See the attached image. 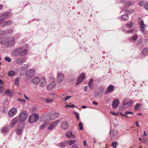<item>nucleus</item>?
<instances>
[{"label":"nucleus","instance_id":"15","mask_svg":"<svg viewBox=\"0 0 148 148\" xmlns=\"http://www.w3.org/2000/svg\"><path fill=\"white\" fill-rule=\"evenodd\" d=\"M119 103V101L118 99L114 100L112 103V108L114 109H116Z\"/></svg>","mask_w":148,"mask_h":148},{"label":"nucleus","instance_id":"28","mask_svg":"<svg viewBox=\"0 0 148 148\" xmlns=\"http://www.w3.org/2000/svg\"><path fill=\"white\" fill-rule=\"evenodd\" d=\"M121 18L123 21H126L128 19V16L127 14L123 15L121 16Z\"/></svg>","mask_w":148,"mask_h":148},{"label":"nucleus","instance_id":"21","mask_svg":"<svg viewBox=\"0 0 148 148\" xmlns=\"http://www.w3.org/2000/svg\"><path fill=\"white\" fill-rule=\"evenodd\" d=\"M29 66L27 64H24L21 65L20 66V69L21 70L25 71L28 69Z\"/></svg>","mask_w":148,"mask_h":148},{"label":"nucleus","instance_id":"7","mask_svg":"<svg viewBox=\"0 0 148 148\" xmlns=\"http://www.w3.org/2000/svg\"><path fill=\"white\" fill-rule=\"evenodd\" d=\"M35 73V71L34 70L30 69L27 70L26 72L25 75L27 77L30 78L34 76Z\"/></svg>","mask_w":148,"mask_h":148},{"label":"nucleus","instance_id":"33","mask_svg":"<svg viewBox=\"0 0 148 148\" xmlns=\"http://www.w3.org/2000/svg\"><path fill=\"white\" fill-rule=\"evenodd\" d=\"M133 3L132 2L130 1H127L126 2L125 5L126 6H130L131 5H133Z\"/></svg>","mask_w":148,"mask_h":148},{"label":"nucleus","instance_id":"22","mask_svg":"<svg viewBox=\"0 0 148 148\" xmlns=\"http://www.w3.org/2000/svg\"><path fill=\"white\" fill-rule=\"evenodd\" d=\"M66 143V141L61 142L57 144V146L61 148H64Z\"/></svg>","mask_w":148,"mask_h":148},{"label":"nucleus","instance_id":"59","mask_svg":"<svg viewBox=\"0 0 148 148\" xmlns=\"http://www.w3.org/2000/svg\"><path fill=\"white\" fill-rule=\"evenodd\" d=\"M25 59H21L20 58V61H21V63L24 62H25Z\"/></svg>","mask_w":148,"mask_h":148},{"label":"nucleus","instance_id":"56","mask_svg":"<svg viewBox=\"0 0 148 148\" xmlns=\"http://www.w3.org/2000/svg\"><path fill=\"white\" fill-rule=\"evenodd\" d=\"M45 100L46 101V102L47 103H49L53 101L52 99H45Z\"/></svg>","mask_w":148,"mask_h":148},{"label":"nucleus","instance_id":"29","mask_svg":"<svg viewBox=\"0 0 148 148\" xmlns=\"http://www.w3.org/2000/svg\"><path fill=\"white\" fill-rule=\"evenodd\" d=\"M66 142L68 145H71L74 144L75 142V140H69L66 141Z\"/></svg>","mask_w":148,"mask_h":148},{"label":"nucleus","instance_id":"17","mask_svg":"<svg viewBox=\"0 0 148 148\" xmlns=\"http://www.w3.org/2000/svg\"><path fill=\"white\" fill-rule=\"evenodd\" d=\"M23 127L19 126L17 127L16 132L17 134L20 135L23 132Z\"/></svg>","mask_w":148,"mask_h":148},{"label":"nucleus","instance_id":"37","mask_svg":"<svg viewBox=\"0 0 148 148\" xmlns=\"http://www.w3.org/2000/svg\"><path fill=\"white\" fill-rule=\"evenodd\" d=\"M141 106L140 104L137 103L135 106V110L137 111L138 110L139 107Z\"/></svg>","mask_w":148,"mask_h":148},{"label":"nucleus","instance_id":"50","mask_svg":"<svg viewBox=\"0 0 148 148\" xmlns=\"http://www.w3.org/2000/svg\"><path fill=\"white\" fill-rule=\"evenodd\" d=\"M5 93L6 94H8L10 95V96H11V93L10 92L9 90H6L5 92Z\"/></svg>","mask_w":148,"mask_h":148},{"label":"nucleus","instance_id":"64","mask_svg":"<svg viewBox=\"0 0 148 148\" xmlns=\"http://www.w3.org/2000/svg\"><path fill=\"white\" fill-rule=\"evenodd\" d=\"M143 132H144V133H143V136H147V134L146 133L145 131H144Z\"/></svg>","mask_w":148,"mask_h":148},{"label":"nucleus","instance_id":"1","mask_svg":"<svg viewBox=\"0 0 148 148\" xmlns=\"http://www.w3.org/2000/svg\"><path fill=\"white\" fill-rule=\"evenodd\" d=\"M15 38L14 36H12L8 39H5L4 41H0L1 44L2 45H5L7 47H10L13 46L14 44Z\"/></svg>","mask_w":148,"mask_h":148},{"label":"nucleus","instance_id":"24","mask_svg":"<svg viewBox=\"0 0 148 148\" xmlns=\"http://www.w3.org/2000/svg\"><path fill=\"white\" fill-rule=\"evenodd\" d=\"M18 122H19L18 118L16 117L12 120L11 122V125L12 127H13L14 125Z\"/></svg>","mask_w":148,"mask_h":148},{"label":"nucleus","instance_id":"43","mask_svg":"<svg viewBox=\"0 0 148 148\" xmlns=\"http://www.w3.org/2000/svg\"><path fill=\"white\" fill-rule=\"evenodd\" d=\"M15 63L16 64H19L21 63L20 61V58H19L16 59L15 61Z\"/></svg>","mask_w":148,"mask_h":148},{"label":"nucleus","instance_id":"25","mask_svg":"<svg viewBox=\"0 0 148 148\" xmlns=\"http://www.w3.org/2000/svg\"><path fill=\"white\" fill-rule=\"evenodd\" d=\"M139 140H140L142 142L146 144L147 145H148V138H143L142 139L140 138H139Z\"/></svg>","mask_w":148,"mask_h":148},{"label":"nucleus","instance_id":"27","mask_svg":"<svg viewBox=\"0 0 148 148\" xmlns=\"http://www.w3.org/2000/svg\"><path fill=\"white\" fill-rule=\"evenodd\" d=\"M134 24V23L132 22H130L128 23H127L126 24V26L127 28H131L133 27V25Z\"/></svg>","mask_w":148,"mask_h":148},{"label":"nucleus","instance_id":"49","mask_svg":"<svg viewBox=\"0 0 148 148\" xmlns=\"http://www.w3.org/2000/svg\"><path fill=\"white\" fill-rule=\"evenodd\" d=\"M53 115L54 116L55 119H56L58 117L59 114L57 112H55L53 113Z\"/></svg>","mask_w":148,"mask_h":148},{"label":"nucleus","instance_id":"11","mask_svg":"<svg viewBox=\"0 0 148 148\" xmlns=\"http://www.w3.org/2000/svg\"><path fill=\"white\" fill-rule=\"evenodd\" d=\"M61 128L64 130H66L68 129V122L67 121H62L61 123Z\"/></svg>","mask_w":148,"mask_h":148},{"label":"nucleus","instance_id":"51","mask_svg":"<svg viewBox=\"0 0 148 148\" xmlns=\"http://www.w3.org/2000/svg\"><path fill=\"white\" fill-rule=\"evenodd\" d=\"M125 114L127 116V115L129 114H133V113L131 111H127L125 112Z\"/></svg>","mask_w":148,"mask_h":148},{"label":"nucleus","instance_id":"13","mask_svg":"<svg viewBox=\"0 0 148 148\" xmlns=\"http://www.w3.org/2000/svg\"><path fill=\"white\" fill-rule=\"evenodd\" d=\"M85 77V75L83 73L81 74L77 80V82L76 83V85H79L80 83H81L84 79Z\"/></svg>","mask_w":148,"mask_h":148},{"label":"nucleus","instance_id":"61","mask_svg":"<svg viewBox=\"0 0 148 148\" xmlns=\"http://www.w3.org/2000/svg\"><path fill=\"white\" fill-rule=\"evenodd\" d=\"M88 85L90 86L91 90H92L94 87V86H93V85L92 84L90 85Z\"/></svg>","mask_w":148,"mask_h":148},{"label":"nucleus","instance_id":"54","mask_svg":"<svg viewBox=\"0 0 148 148\" xmlns=\"http://www.w3.org/2000/svg\"><path fill=\"white\" fill-rule=\"evenodd\" d=\"M93 79H90V80L89 81L88 83V85L92 84L93 82Z\"/></svg>","mask_w":148,"mask_h":148},{"label":"nucleus","instance_id":"10","mask_svg":"<svg viewBox=\"0 0 148 148\" xmlns=\"http://www.w3.org/2000/svg\"><path fill=\"white\" fill-rule=\"evenodd\" d=\"M17 109L15 108H12L9 111L8 115L10 117H13L17 112Z\"/></svg>","mask_w":148,"mask_h":148},{"label":"nucleus","instance_id":"5","mask_svg":"<svg viewBox=\"0 0 148 148\" xmlns=\"http://www.w3.org/2000/svg\"><path fill=\"white\" fill-rule=\"evenodd\" d=\"M60 121V120H57L53 122L49 125L48 129L50 130H53L58 125Z\"/></svg>","mask_w":148,"mask_h":148},{"label":"nucleus","instance_id":"2","mask_svg":"<svg viewBox=\"0 0 148 148\" xmlns=\"http://www.w3.org/2000/svg\"><path fill=\"white\" fill-rule=\"evenodd\" d=\"M27 51L25 49L19 47L14 49L13 53L15 56L19 55L20 56L25 55L27 53Z\"/></svg>","mask_w":148,"mask_h":148},{"label":"nucleus","instance_id":"19","mask_svg":"<svg viewBox=\"0 0 148 148\" xmlns=\"http://www.w3.org/2000/svg\"><path fill=\"white\" fill-rule=\"evenodd\" d=\"M66 137L69 138H72L73 139L75 138V136L71 132H68L66 134Z\"/></svg>","mask_w":148,"mask_h":148},{"label":"nucleus","instance_id":"26","mask_svg":"<svg viewBox=\"0 0 148 148\" xmlns=\"http://www.w3.org/2000/svg\"><path fill=\"white\" fill-rule=\"evenodd\" d=\"M142 53L145 56L148 55V48H144L143 50Z\"/></svg>","mask_w":148,"mask_h":148},{"label":"nucleus","instance_id":"55","mask_svg":"<svg viewBox=\"0 0 148 148\" xmlns=\"http://www.w3.org/2000/svg\"><path fill=\"white\" fill-rule=\"evenodd\" d=\"M7 33L8 34H10L12 32V30L11 29H9L7 30Z\"/></svg>","mask_w":148,"mask_h":148},{"label":"nucleus","instance_id":"31","mask_svg":"<svg viewBox=\"0 0 148 148\" xmlns=\"http://www.w3.org/2000/svg\"><path fill=\"white\" fill-rule=\"evenodd\" d=\"M15 74L14 71L13 70L10 71L8 72V75L10 77H11L14 76Z\"/></svg>","mask_w":148,"mask_h":148},{"label":"nucleus","instance_id":"46","mask_svg":"<svg viewBox=\"0 0 148 148\" xmlns=\"http://www.w3.org/2000/svg\"><path fill=\"white\" fill-rule=\"evenodd\" d=\"M144 4V2L143 1H140L138 3V5L140 6H143Z\"/></svg>","mask_w":148,"mask_h":148},{"label":"nucleus","instance_id":"14","mask_svg":"<svg viewBox=\"0 0 148 148\" xmlns=\"http://www.w3.org/2000/svg\"><path fill=\"white\" fill-rule=\"evenodd\" d=\"M114 89V87L112 85L109 86L106 90L105 94L106 95L112 92Z\"/></svg>","mask_w":148,"mask_h":148},{"label":"nucleus","instance_id":"60","mask_svg":"<svg viewBox=\"0 0 148 148\" xmlns=\"http://www.w3.org/2000/svg\"><path fill=\"white\" fill-rule=\"evenodd\" d=\"M142 42V40L141 39H140L138 40V43L139 45H140Z\"/></svg>","mask_w":148,"mask_h":148},{"label":"nucleus","instance_id":"48","mask_svg":"<svg viewBox=\"0 0 148 148\" xmlns=\"http://www.w3.org/2000/svg\"><path fill=\"white\" fill-rule=\"evenodd\" d=\"M74 114L75 115V116H76L77 120H79V115L77 113L75 112H74Z\"/></svg>","mask_w":148,"mask_h":148},{"label":"nucleus","instance_id":"42","mask_svg":"<svg viewBox=\"0 0 148 148\" xmlns=\"http://www.w3.org/2000/svg\"><path fill=\"white\" fill-rule=\"evenodd\" d=\"M18 100L20 102L23 103V104H24L25 103V100L24 99H21L20 98L18 99Z\"/></svg>","mask_w":148,"mask_h":148},{"label":"nucleus","instance_id":"58","mask_svg":"<svg viewBox=\"0 0 148 148\" xmlns=\"http://www.w3.org/2000/svg\"><path fill=\"white\" fill-rule=\"evenodd\" d=\"M110 113L111 114H112L114 115H117L118 114V113H115V112H114L111 111H110Z\"/></svg>","mask_w":148,"mask_h":148},{"label":"nucleus","instance_id":"34","mask_svg":"<svg viewBox=\"0 0 148 148\" xmlns=\"http://www.w3.org/2000/svg\"><path fill=\"white\" fill-rule=\"evenodd\" d=\"M118 145V143L116 142H113L112 143V146L113 148H116Z\"/></svg>","mask_w":148,"mask_h":148},{"label":"nucleus","instance_id":"18","mask_svg":"<svg viewBox=\"0 0 148 148\" xmlns=\"http://www.w3.org/2000/svg\"><path fill=\"white\" fill-rule=\"evenodd\" d=\"M40 81V79L38 77L36 76L34 77L32 79V83L35 85H37Z\"/></svg>","mask_w":148,"mask_h":148},{"label":"nucleus","instance_id":"30","mask_svg":"<svg viewBox=\"0 0 148 148\" xmlns=\"http://www.w3.org/2000/svg\"><path fill=\"white\" fill-rule=\"evenodd\" d=\"M20 79V77H18L15 80V84L16 86L19 85V83Z\"/></svg>","mask_w":148,"mask_h":148},{"label":"nucleus","instance_id":"35","mask_svg":"<svg viewBox=\"0 0 148 148\" xmlns=\"http://www.w3.org/2000/svg\"><path fill=\"white\" fill-rule=\"evenodd\" d=\"M79 129L80 130H83V124L82 122H81L79 123Z\"/></svg>","mask_w":148,"mask_h":148},{"label":"nucleus","instance_id":"39","mask_svg":"<svg viewBox=\"0 0 148 148\" xmlns=\"http://www.w3.org/2000/svg\"><path fill=\"white\" fill-rule=\"evenodd\" d=\"M144 7L146 10H148V1L146 2L145 3L144 5Z\"/></svg>","mask_w":148,"mask_h":148},{"label":"nucleus","instance_id":"40","mask_svg":"<svg viewBox=\"0 0 148 148\" xmlns=\"http://www.w3.org/2000/svg\"><path fill=\"white\" fill-rule=\"evenodd\" d=\"M61 97L62 99H63L64 100L66 101L67 100V99H69L70 98H71V96H67L66 95V97L65 96V97Z\"/></svg>","mask_w":148,"mask_h":148},{"label":"nucleus","instance_id":"16","mask_svg":"<svg viewBox=\"0 0 148 148\" xmlns=\"http://www.w3.org/2000/svg\"><path fill=\"white\" fill-rule=\"evenodd\" d=\"M44 116H48L49 119L51 121H53L55 119L53 114L52 113H48L45 114Z\"/></svg>","mask_w":148,"mask_h":148},{"label":"nucleus","instance_id":"23","mask_svg":"<svg viewBox=\"0 0 148 148\" xmlns=\"http://www.w3.org/2000/svg\"><path fill=\"white\" fill-rule=\"evenodd\" d=\"M138 36L136 34H134L132 36L129 38V40L130 41H135L138 38Z\"/></svg>","mask_w":148,"mask_h":148},{"label":"nucleus","instance_id":"41","mask_svg":"<svg viewBox=\"0 0 148 148\" xmlns=\"http://www.w3.org/2000/svg\"><path fill=\"white\" fill-rule=\"evenodd\" d=\"M61 97L62 99H63L64 100L66 101L67 100V99H69L70 98H71V96H67L66 95V97L65 96V97Z\"/></svg>","mask_w":148,"mask_h":148},{"label":"nucleus","instance_id":"12","mask_svg":"<svg viewBox=\"0 0 148 148\" xmlns=\"http://www.w3.org/2000/svg\"><path fill=\"white\" fill-rule=\"evenodd\" d=\"M56 86L55 82H53L50 83L47 86V88L48 90H52Z\"/></svg>","mask_w":148,"mask_h":148},{"label":"nucleus","instance_id":"62","mask_svg":"<svg viewBox=\"0 0 148 148\" xmlns=\"http://www.w3.org/2000/svg\"><path fill=\"white\" fill-rule=\"evenodd\" d=\"M71 148H78L77 146V145H75L72 146Z\"/></svg>","mask_w":148,"mask_h":148},{"label":"nucleus","instance_id":"52","mask_svg":"<svg viewBox=\"0 0 148 148\" xmlns=\"http://www.w3.org/2000/svg\"><path fill=\"white\" fill-rule=\"evenodd\" d=\"M45 126V124H42L40 126V129L41 130L42 129L44 128Z\"/></svg>","mask_w":148,"mask_h":148},{"label":"nucleus","instance_id":"4","mask_svg":"<svg viewBox=\"0 0 148 148\" xmlns=\"http://www.w3.org/2000/svg\"><path fill=\"white\" fill-rule=\"evenodd\" d=\"M39 116L36 113H34L29 118V122L31 123H33L37 121L38 119Z\"/></svg>","mask_w":148,"mask_h":148},{"label":"nucleus","instance_id":"32","mask_svg":"<svg viewBox=\"0 0 148 148\" xmlns=\"http://www.w3.org/2000/svg\"><path fill=\"white\" fill-rule=\"evenodd\" d=\"M9 130V128L8 127H5L3 128L1 130V131L3 133H5L7 132Z\"/></svg>","mask_w":148,"mask_h":148},{"label":"nucleus","instance_id":"47","mask_svg":"<svg viewBox=\"0 0 148 148\" xmlns=\"http://www.w3.org/2000/svg\"><path fill=\"white\" fill-rule=\"evenodd\" d=\"M5 60L6 61H8L9 62H10L11 61V59L8 57H6L5 58Z\"/></svg>","mask_w":148,"mask_h":148},{"label":"nucleus","instance_id":"9","mask_svg":"<svg viewBox=\"0 0 148 148\" xmlns=\"http://www.w3.org/2000/svg\"><path fill=\"white\" fill-rule=\"evenodd\" d=\"M11 15V14L10 12H5L2 15L0 16V23H1L3 21V19L7 18L9 17Z\"/></svg>","mask_w":148,"mask_h":148},{"label":"nucleus","instance_id":"36","mask_svg":"<svg viewBox=\"0 0 148 148\" xmlns=\"http://www.w3.org/2000/svg\"><path fill=\"white\" fill-rule=\"evenodd\" d=\"M12 23V21L10 20L4 23V26H5L9 25L10 24H11Z\"/></svg>","mask_w":148,"mask_h":148},{"label":"nucleus","instance_id":"8","mask_svg":"<svg viewBox=\"0 0 148 148\" xmlns=\"http://www.w3.org/2000/svg\"><path fill=\"white\" fill-rule=\"evenodd\" d=\"M64 75L61 73H58L57 81L59 83H61L64 79Z\"/></svg>","mask_w":148,"mask_h":148},{"label":"nucleus","instance_id":"57","mask_svg":"<svg viewBox=\"0 0 148 148\" xmlns=\"http://www.w3.org/2000/svg\"><path fill=\"white\" fill-rule=\"evenodd\" d=\"M120 114L121 115H122V116H124V117H126V118H130V117H129L128 116H127L126 115H125V114H123L122 113H120Z\"/></svg>","mask_w":148,"mask_h":148},{"label":"nucleus","instance_id":"53","mask_svg":"<svg viewBox=\"0 0 148 148\" xmlns=\"http://www.w3.org/2000/svg\"><path fill=\"white\" fill-rule=\"evenodd\" d=\"M126 13L127 15L128 14H130L131 13V11L129 10H125Z\"/></svg>","mask_w":148,"mask_h":148},{"label":"nucleus","instance_id":"6","mask_svg":"<svg viewBox=\"0 0 148 148\" xmlns=\"http://www.w3.org/2000/svg\"><path fill=\"white\" fill-rule=\"evenodd\" d=\"M140 25V30L143 34H145L147 32L144 29L147 27V25L144 24L143 21L142 20L139 23Z\"/></svg>","mask_w":148,"mask_h":148},{"label":"nucleus","instance_id":"44","mask_svg":"<svg viewBox=\"0 0 148 148\" xmlns=\"http://www.w3.org/2000/svg\"><path fill=\"white\" fill-rule=\"evenodd\" d=\"M125 108V107L124 106H121L119 108V111H122Z\"/></svg>","mask_w":148,"mask_h":148},{"label":"nucleus","instance_id":"63","mask_svg":"<svg viewBox=\"0 0 148 148\" xmlns=\"http://www.w3.org/2000/svg\"><path fill=\"white\" fill-rule=\"evenodd\" d=\"M37 109L35 107H33L32 108V110L34 112L36 111Z\"/></svg>","mask_w":148,"mask_h":148},{"label":"nucleus","instance_id":"20","mask_svg":"<svg viewBox=\"0 0 148 148\" xmlns=\"http://www.w3.org/2000/svg\"><path fill=\"white\" fill-rule=\"evenodd\" d=\"M40 86L41 87L45 86L46 84V80L45 78L42 77L40 79Z\"/></svg>","mask_w":148,"mask_h":148},{"label":"nucleus","instance_id":"38","mask_svg":"<svg viewBox=\"0 0 148 148\" xmlns=\"http://www.w3.org/2000/svg\"><path fill=\"white\" fill-rule=\"evenodd\" d=\"M112 134L113 136H117L118 134L117 131V130H114L113 131Z\"/></svg>","mask_w":148,"mask_h":148},{"label":"nucleus","instance_id":"45","mask_svg":"<svg viewBox=\"0 0 148 148\" xmlns=\"http://www.w3.org/2000/svg\"><path fill=\"white\" fill-rule=\"evenodd\" d=\"M134 29H132L129 30H127L125 32L126 33H132L134 32Z\"/></svg>","mask_w":148,"mask_h":148},{"label":"nucleus","instance_id":"3","mask_svg":"<svg viewBox=\"0 0 148 148\" xmlns=\"http://www.w3.org/2000/svg\"><path fill=\"white\" fill-rule=\"evenodd\" d=\"M28 116V114L27 112L25 111H22L20 114L19 117L18 118L19 122L21 123L23 122L26 119Z\"/></svg>","mask_w":148,"mask_h":148}]
</instances>
